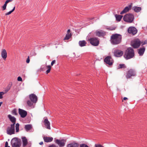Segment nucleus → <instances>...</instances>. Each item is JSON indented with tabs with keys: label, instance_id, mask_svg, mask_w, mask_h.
Here are the masks:
<instances>
[{
	"label": "nucleus",
	"instance_id": "obj_34",
	"mask_svg": "<svg viewBox=\"0 0 147 147\" xmlns=\"http://www.w3.org/2000/svg\"><path fill=\"white\" fill-rule=\"evenodd\" d=\"M73 143V147H78L79 144L78 143L74 142Z\"/></svg>",
	"mask_w": 147,
	"mask_h": 147
},
{
	"label": "nucleus",
	"instance_id": "obj_10",
	"mask_svg": "<svg viewBox=\"0 0 147 147\" xmlns=\"http://www.w3.org/2000/svg\"><path fill=\"white\" fill-rule=\"evenodd\" d=\"M104 61L109 65H111L113 64V61L110 56L107 57L104 59Z\"/></svg>",
	"mask_w": 147,
	"mask_h": 147
},
{
	"label": "nucleus",
	"instance_id": "obj_36",
	"mask_svg": "<svg viewBox=\"0 0 147 147\" xmlns=\"http://www.w3.org/2000/svg\"><path fill=\"white\" fill-rule=\"evenodd\" d=\"M80 147H89L87 145L85 144H82L80 145Z\"/></svg>",
	"mask_w": 147,
	"mask_h": 147
},
{
	"label": "nucleus",
	"instance_id": "obj_6",
	"mask_svg": "<svg viewBox=\"0 0 147 147\" xmlns=\"http://www.w3.org/2000/svg\"><path fill=\"white\" fill-rule=\"evenodd\" d=\"M66 140L64 139H57L55 140V143L58 144L59 147H63L65 145Z\"/></svg>",
	"mask_w": 147,
	"mask_h": 147
},
{
	"label": "nucleus",
	"instance_id": "obj_40",
	"mask_svg": "<svg viewBox=\"0 0 147 147\" xmlns=\"http://www.w3.org/2000/svg\"><path fill=\"white\" fill-rule=\"evenodd\" d=\"M48 147H58V146L55 144H52L50 145Z\"/></svg>",
	"mask_w": 147,
	"mask_h": 147
},
{
	"label": "nucleus",
	"instance_id": "obj_49",
	"mask_svg": "<svg viewBox=\"0 0 147 147\" xmlns=\"http://www.w3.org/2000/svg\"><path fill=\"white\" fill-rule=\"evenodd\" d=\"M2 102H0V107H1V104H2Z\"/></svg>",
	"mask_w": 147,
	"mask_h": 147
},
{
	"label": "nucleus",
	"instance_id": "obj_26",
	"mask_svg": "<svg viewBox=\"0 0 147 147\" xmlns=\"http://www.w3.org/2000/svg\"><path fill=\"white\" fill-rule=\"evenodd\" d=\"M71 33L69 34H67L65 36V38L64 40H68L69 39L70 37H71Z\"/></svg>",
	"mask_w": 147,
	"mask_h": 147
},
{
	"label": "nucleus",
	"instance_id": "obj_24",
	"mask_svg": "<svg viewBox=\"0 0 147 147\" xmlns=\"http://www.w3.org/2000/svg\"><path fill=\"white\" fill-rule=\"evenodd\" d=\"M115 17L116 20L118 22H119L121 21L123 17V16L121 15H115Z\"/></svg>",
	"mask_w": 147,
	"mask_h": 147
},
{
	"label": "nucleus",
	"instance_id": "obj_23",
	"mask_svg": "<svg viewBox=\"0 0 147 147\" xmlns=\"http://www.w3.org/2000/svg\"><path fill=\"white\" fill-rule=\"evenodd\" d=\"M145 50V48L143 47L142 48L140 49L138 51V53L140 55H143Z\"/></svg>",
	"mask_w": 147,
	"mask_h": 147
},
{
	"label": "nucleus",
	"instance_id": "obj_43",
	"mask_svg": "<svg viewBox=\"0 0 147 147\" xmlns=\"http://www.w3.org/2000/svg\"><path fill=\"white\" fill-rule=\"evenodd\" d=\"M13 1V0H7L5 2V3H6L7 4L9 2H11L12 1Z\"/></svg>",
	"mask_w": 147,
	"mask_h": 147
},
{
	"label": "nucleus",
	"instance_id": "obj_7",
	"mask_svg": "<svg viewBox=\"0 0 147 147\" xmlns=\"http://www.w3.org/2000/svg\"><path fill=\"white\" fill-rule=\"evenodd\" d=\"M136 75V72L134 70L130 69L127 73L126 77L127 79L130 78L131 77Z\"/></svg>",
	"mask_w": 147,
	"mask_h": 147
},
{
	"label": "nucleus",
	"instance_id": "obj_21",
	"mask_svg": "<svg viewBox=\"0 0 147 147\" xmlns=\"http://www.w3.org/2000/svg\"><path fill=\"white\" fill-rule=\"evenodd\" d=\"M141 7L137 6H134L132 8V9L136 12H139L141 10Z\"/></svg>",
	"mask_w": 147,
	"mask_h": 147
},
{
	"label": "nucleus",
	"instance_id": "obj_4",
	"mask_svg": "<svg viewBox=\"0 0 147 147\" xmlns=\"http://www.w3.org/2000/svg\"><path fill=\"white\" fill-rule=\"evenodd\" d=\"M11 144L13 147H20L21 145V140L18 138H12Z\"/></svg>",
	"mask_w": 147,
	"mask_h": 147
},
{
	"label": "nucleus",
	"instance_id": "obj_33",
	"mask_svg": "<svg viewBox=\"0 0 147 147\" xmlns=\"http://www.w3.org/2000/svg\"><path fill=\"white\" fill-rule=\"evenodd\" d=\"M32 101L28 100L27 101V104L29 106H31L32 105Z\"/></svg>",
	"mask_w": 147,
	"mask_h": 147
},
{
	"label": "nucleus",
	"instance_id": "obj_25",
	"mask_svg": "<svg viewBox=\"0 0 147 147\" xmlns=\"http://www.w3.org/2000/svg\"><path fill=\"white\" fill-rule=\"evenodd\" d=\"M22 142L23 143V146H26L28 144V141L26 138H22Z\"/></svg>",
	"mask_w": 147,
	"mask_h": 147
},
{
	"label": "nucleus",
	"instance_id": "obj_15",
	"mask_svg": "<svg viewBox=\"0 0 147 147\" xmlns=\"http://www.w3.org/2000/svg\"><path fill=\"white\" fill-rule=\"evenodd\" d=\"M95 33L96 35L98 36H103L106 34V32L102 30H96Z\"/></svg>",
	"mask_w": 147,
	"mask_h": 147
},
{
	"label": "nucleus",
	"instance_id": "obj_9",
	"mask_svg": "<svg viewBox=\"0 0 147 147\" xmlns=\"http://www.w3.org/2000/svg\"><path fill=\"white\" fill-rule=\"evenodd\" d=\"M140 42L139 39L135 40L132 43V45L133 47L136 48L140 46Z\"/></svg>",
	"mask_w": 147,
	"mask_h": 147
},
{
	"label": "nucleus",
	"instance_id": "obj_17",
	"mask_svg": "<svg viewBox=\"0 0 147 147\" xmlns=\"http://www.w3.org/2000/svg\"><path fill=\"white\" fill-rule=\"evenodd\" d=\"M44 123L46 128L48 129H50L51 128L50 127V123L47 119V118L45 119Z\"/></svg>",
	"mask_w": 147,
	"mask_h": 147
},
{
	"label": "nucleus",
	"instance_id": "obj_47",
	"mask_svg": "<svg viewBox=\"0 0 147 147\" xmlns=\"http://www.w3.org/2000/svg\"><path fill=\"white\" fill-rule=\"evenodd\" d=\"M39 144L40 145H42L43 144V142H41L39 143Z\"/></svg>",
	"mask_w": 147,
	"mask_h": 147
},
{
	"label": "nucleus",
	"instance_id": "obj_28",
	"mask_svg": "<svg viewBox=\"0 0 147 147\" xmlns=\"http://www.w3.org/2000/svg\"><path fill=\"white\" fill-rule=\"evenodd\" d=\"M44 141L46 142H50L52 141L53 138H44Z\"/></svg>",
	"mask_w": 147,
	"mask_h": 147
},
{
	"label": "nucleus",
	"instance_id": "obj_46",
	"mask_svg": "<svg viewBox=\"0 0 147 147\" xmlns=\"http://www.w3.org/2000/svg\"><path fill=\"white\" fill-rule=\"evenodd\" d=\"M70 29H68L67 31V34H69V33H70Z\"/></svg>",
	"mask_w": 147,
	"mask_h": 147
},
{
	"label": "nucleus",
	"instance_id": "obj_20",
	"mask_svg": "<svg viewBox=\"0 0 147 147\" xmlns=\"http://www.w3.org/2000/svg\"><path fill=\"white\" fill-rule=\"evenodd\" d=\"M25 128L27 131H28L32 130V127L31 125L28 124L25 126Z\"/></svg>",
	"mask_w": 147,
	"mask_h": 147
},
{
	"label": "nucleus",
	"instance_id": "obj_29",
	"mask_svg": "<svg viewBox=\"0 0 147 147\" xmlns=\"http://www.w3.org/2000/svg\"><path fill=\"white\" fill-rule=\"evenodd\" d=\"M46 67L48 69L46 71V73L47 74H48V73H49L50 72L51 69V66L50 65H47V66Z\"/></svg>",
	"mask_w": 147,
	"mask_h": 147
},
{
	"label": "nucleus",
	"instance_id": "obj_2",
	"mask_svg": "<svg viewBox=\"0 0 147 147\" xmlns=\"http://www.w3.org/2000/svg\"><path fill=\"white\" fill-rule=\"evenodd\" d=\"M134 55V52L133 49L129 47L127 49L124 55V57L127 59H128L133 57Z\"/></svg>",
	"mask_w": 147,
	"mask_h": 147
},
{
	"label": "nucleus",
	"instance_id": "obj_50",
	"mask_svg": "<svg viewBox=\"0 0 147 147\" xmlns=\"http://www.w3.org/2000/svg\"><path fill=\"white\" fill-rule=\"evenodd\" d=\"M43 138H45V137H44ZM46 138H47V137Z\"/></svg>",
	"mask_w": 147,
	"mask_h": 147
},
{
	"label": "nucleus",
	"instance_id": "obj_32",
	"mask_svg": "<svg viewBox=\"0 0 147 147\" xmlns=\"http://www.w3.org/2000/svg\"><path fill=\"white\" fill-rule=\"evenodd\" d=\"M125 65L123 64H120L117 67V69H120L121 68H125Z\"/></svg>",
	"mask_w": 147,
	"mask_h": 147
},
{
	"label": "nucleus",
	"instance_id": "obj_22",
	"mask_svg": "<svg viewBox=\"0 0 147 147\" xmlns=\"http://www.w3.org/2000/svg\"><path fill=\"white\" fill-rule=\"evenodd\" d=\"M86 42L85 40L80 41L79 42V45L80 47H83L86 45Z\"/></svg>",
	"mask_w": 147,
	"mask_h": 147
},
{
	"label": "nucleus",
	"instance_id": "obj_35",
	"mask_svg": "<svg viewBox=\"0 0 147 147\" xmlns=\"http://www.w3.org/2000/svg\"><path fill=\"white\" fill-rule=\"evenodd\" d=\"M5 93L3 92H0V99H1L3 98V95Z\"/></svg>",
	"mask_w": 147,
	"mask_h": 147
},
{
	"label": "nucleus",
	"instance_id": "obj_41",
	"mask_svg": "<svg viewBox=\"0 0 147 147\" xmlns=\"http://www.w3.org/2000/svg\"><path fill=\"white\" fill-rule=\"evenodd\" d=\"M67 147H73V143L68 144L67 145Z\"/></svg>",
	"mask_w": 147,
	"mask_h": 147
},
{
	"label": "nucleus",
	"instance_id": "obj_45",
	"mask_svg": "<svg viewBox=\"0 0 147 147\" xmlns=\"http://www.w3.org/2000/svg\"><path fill=\"white\" fill-rule=\"evenodd\" d=\"M8 146V143L6 142L5 143V147H7Z\"/></svg>",
	"mask_w": 147,
	"mask_h": 147
},
{
	"label": "nucleus",
	"instance_id": "obj_12",
	"mask_svg": "<svg viewBox=\"0 0 147 147\" xmlns=\"http://www.w3.org/2000/svg\"><path fill=\"white\" fill-rule=\"evenodd\" d=\"M18 111L19 113L22 117H25L27 115V112L24 110L19 109Z\"/></svg>",
	"mask_w": 147,
	"mask_h": 147
},
{
	"label": "nucleus",
	"instance_id": "obj_19",
	"mask_svg": "<svg viewBox=\"0 0 147 147\" xmlns=\"http://www.w3.org/2000/svg\"><path fill=\"white\" fill-rule=\"evenodd\" d=\"M123 53L122 51L119 50L115 51L114 53L115 56L117 57L121 56Z\"/></svg>",
	"mask_w": 147,
	"mask_h": 147
},
{
	"label": "nucleus",
	"instance_id": "obj_44",
	"mask_svg": "<svg viewBox=\"0 0 147 147\" xmlns=\"http://www.w3.org/2000/svg\"><path fill=\"white\" fill-rule=\"evenodd\" d=\"M26 62L27 63H29L30 62V59L29 56L28 57V58L27 59Z\"/></svg>",
	"mask_w": 147,
	"mask_h": 147
},
{
	"label": "nucleus",
	"instance_id": "obj_38",
	"mask_svg": "<svg viewBox=\"0 0 147 147\" xmlns=\"http://www.w3.org/2000/svg\"><path fill=\"white\" fill-rule=\"evenodd\" d=\"M17 80L19 81L22 82V79L20 76L18 77Z\"/></svg>",
	"mask_w": 147,
	"mask_h": 147
},
{
	"label": "nucleus",
	"instance_id": "obj_8",
	"mask_svg": "<svg viewBox=\"0 0 147 147\" xmlns=\"http://www.w3.org/2000/svg\"><path fill=\"white\" fill-rule=\"evenodd\" d=\"M90 43L94 46H98L99 43V41L97 38H92L88 40Z\"/></svg>",
	"mask_w": 147,
	"mask_h": 147
},
{
	"label": "nucleus",
	"instance_id": "obj_30",
	"mask_svg": "<svg viewBox=\"0 0 147 147\" xmlns=\"http://www.w3.org/2000/svg\"><path fill=\"white\" fill-rule=\"evenodd\" d=\"M15 7L14 6L12 10L8 12H7V13H6L5 14V15H9L10 14H11V13H12L15 10Z\"/></svg>",
	"mask_w": 147,
	"mask_h": 147
},
{
	"label": "nucleus",
	"instance_id": "obj_48",
	"mask_svg": "<svg viewBox=\"0 0 147 147\" xmlns=\"http://www.w3.org/2000/svg\"><path fill=\"white\" fill-rule=\"evenodd\" d=\"M123 99L124 100H126L127 99V98L126 97H125L123 98Z\"/></svg>",
	"mask_w": 147,
	"mask_h": 147
},
{
	"label": "nucleus",
	"instance_id": "obj_3",
	"mask_svg": "<svg viewBox=\"0 0 147 147\" xmlns=\"http://www.w3.org/2000/svg\"><path fill=\"white\" fill-rule=\"evenodd\" d=\"M134 19V16L131 13H128L124 15L123 17V20L125 22L128 23L133 22Z\"/></svg>",
	"mask_w": 147,
	"mask_h": 147
},
{
	"label": "nucleus",
	"instance_id": "obj_42",
	"mask_svg": "<svg viewBox=\"0 0 147 147\" xmlns=\"http://www.w3.org/2000/svg\"><path fill=\"white\" fill-rule=\"evenodd\" d=\"M55 61H56L55 60H54L51 63V65L53 66V65L55 63Z\"/></svg>",
	"mask_w": 147,
	"mask_h": 147
},
{
	"label": "nucleus",
	"instance_id": "obj_13",
	"mask_svg": "<svg viewBox=\"0 0 147 147\" xmlns=\"http://www.w3.org/2000/svg\"><path fill=\"white\" fill-rule=\"evenodd\" d=\"M129 33L133 34H136L137 32V30L136 28L133 27H130L129 28L128 30Z\"/></svg>",
	"mask_w": 147,
	"mask_h": 147
},
{
	"label": "nucleus",
	"instance_id": "obj_37",
	"mask_svg": "<svg viewBox=\"0 0 147 147\" xmlns=\"http://www.w3.org/2000/svg\"><path fill=\"white\" fill-rule=\"evenodd\" d=\"M7 5V4L6 3H5L4 4L3 6L2 7L3 10H5L6 9Z\"/></svg>",
	"mask_w": 147,
	"mask_h": 147
},
{
	"label": "nucleus",
	"instance_id": "obj_14",
	"mask_svg": "<svg viewBox=\"0 0 147 147\" xmlns=\"http://www.w3.org/2000/svg\"><path fill=\"white\" fill-rule=\"evenodd\" d=\"M30 98L32 102L36 103L37 100V96L34 94H32L30 95Z\"/></svg>",
	"mask_w": 147,
	"mask_h": 147
},
{
	"label": "nucleus",
	"instance_id": "obj_5",
	"mask_svg": "<svg viewBox=\"0 0 147 147\" xmlns=\"http://www.w3.org/2000/svg\"><path fill=\"white\" fill-rule=\"evenodd\" d=\"M15 125L11 124L10 126L9 127L7 130V133L9 135H11L15 134Z\"/></svg>",
	"mask_w": 147,
	"mask_h": 147
},
{
	"label": "nucleus",
	"instance_id": "obj_11",
	"mask_svg": "<svg viewBox=\"0 0 147 147\" xmlns=\"http://www.w3.org/2000/svg\"><path fill=\"white\" fill-rule=\"evenodd\" d=\"M1 55L2 58L5 60L7 57V53L6 50L5 49H3L1 51Z\"/></svg>",
	"mask_w": 147,
	"mask_h": 147
},
{
	"label": "nucleus",
	"instance_id": "obj_51",
	"mask_svg": "<svg viewBox=\"0 0 147 147\" xmlns=\"http://www.w3.org/2000/svg\"><path fill=\"white\" fill-rule=\"evenodd\" d=\"M7 147H10L9 146H8Z\"/></svg>",
	"mask_w": 147,
	"mask_h": 147
},
{
	"label": "nucleus",
	"instance_id": "obj_31",
	"mask_svg": "<svg viewBox=\"0 0 147 147\" xmlns=\"http://www.w3.org/2000/svg\"><path fill=\"white\" fill-rule=\"evenodd\" d=\"M12 114L14 115H17L18 114L17 110L15 109H13L12 112Z\"/></svg>",
	"mask_w": 147,
	"mask_h": 147
},
{
	"label": "nucleus",
	"instance_id": "obj_16",
	"mask_svg": "<svg viewBox=\"0 0 147 147\" xmlns=\"http://www.w3.org/2000/svg\"><path fill=\"white\" fill-rule=\"evenodd\" d=\"M8 117L11 122L13 123L12 124L15 125L16 124V118L12 116L11 115H8Z\"/></svg>",
	"mask_w": 147,
	"mask_h": 147
},
{
	"label": "nucleus",
	"instance_id": "obj_18",
	"mask_svg": "<svg viewBox=\"0 0 147 147\" xmlns=\"http://www.w3.org/2000/svg\"><path fill=\"white\" fill-rule=\"evenodd\" d=\"M131 5H129L128 6H127L125 7L124 9L120 13L121 14H123L124 13H126L128 12L131 8Z\"/></svg>",
	"mask_w": 147,
	"mask_h": 147
},
{
	"label": "nucleus",
	"instance_id": "obj_39",
	"mask_svg": "<svg viewBox=\"0 0 147 147\" xmlns=\"http://www.w3.org/2000/svg\"><path fill=\"white\" fill-rule=\"evenodd\" d=\"M95 147H103V146L100 144H95Z\"/></svg>",
	"mask_w": 147,
	"mask_h": 147
},
{
	"label": "nucleus",
	"instance_id": "obj_27",
	"mask_svg": "<svg viewBox=\"0 0 147 147\" xmlns=\"http://www.w3.org/2000/svg\"><path fill=\"white\" fill-rule=\"evenodd\" d=\"M20 124L18 123H17L16 124L15 127L16 132H18L19 131Z\"/></svg>",
	"mask_w": 147,
	"mask_h": 147
},
{
	"label": "nucleus",
	"instance_id": "obj_1",
	"mask_svg": "<svg viewBox=\"0 0 147 147\" xmlns=\"http://www.w3.org/2000/svg\"><path fill=\"white\" fill-rule=\"evenodd\" d=\"M121 36L118 34L113 35L111 37V43L114 45L117 44L119 43L121 41Z\"/></svg>",
	"mask_w": 147,
	"mask_h": 147
}]
</instances>
